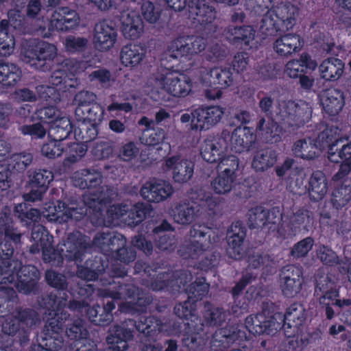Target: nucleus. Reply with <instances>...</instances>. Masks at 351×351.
Returning a JSON list of instances; mask_svg holds the SVG:
<instances>
[{
  "label": "nucleus",
  "mask_w": 351,
  "mask_h": 351,
  "mask_svg": "<svg viewBox=\"0 0 351 351\" xmlns=\"http://www.w3.org/2000/svg\"><path fill=\"white\" fill-rule=\"evenodd\" d=\"M107 197L103 191L98 195L90 191L84 197V204L86 208H77L75 203L71 202L67 206L58 201L56 203H50L43 211L44 217L49 221H66L69 219L79 220L82 215L88 214L94 223L105 226L118 225L122 222L130 226H134L141 221L145 216L141 205H132L125 203L120 205H113L106 210V216L104 219L102 210L107 206L109 199L116 196L112 190L107 189Z\"/></svg>",
  "instance_id": "obj_1"
},
{
  "label": "nucleus",
  "mask_w": 351,
  "mask_h": 351,
  "mask_svg": "<svg viewBox=\"0 0 351 351\" xmlns=\"http://www.w3.org/2000/svg\"><path fill=\"white\" fill-rule=\"evenodd\" d=\"M8 221V219H6ZM5 226V242L0 243V258L4 267H1L0 274V284H14V287L21 292L29 293L33 289L36 281L38 279L39 272L32 265L21 267V263L12 261L9 259L13 253V246L11 241L16 243L20 241L21 234L16 230L10 226L8 222L3 224L0 221V226ZM3 234H1V237Z\"/></svg>",
  "instance_id": "obj_2"
},
{
  "label": "nucleus",
  "mask_w": 351,
  "mask_h": 351,
  "mask_svg": "<svg viewBox=\"0 0 351 351\" xmlns=\"http://www.w3.org/2000/svg\"><path fill=\"white\" fill-rule=\"evenodd\" d=\"M180 63L171 62L169 56L162 55L157 76L149 80L144 88L152 99L166 101V93L175 97H183L191 92L192 80L189 76L180 73L183 70Z\"/></svg>",
  "instance_id": "obj_3"
},
{
  "label": "nucleus",
  "mask_w": 351,
  "mask_h": 351,
  "mask_svg": "<svg viewBox=\"0 0 351 351\" xmlns=\"http://www.w3.org/2000/svg\"><path fill=\"white\" fill-rule=\"evenodd\" d=\"M32 238L34 244L31 247V252L35 253L42 250L44 260L48 262L56 259L58 256L62 259H77L81 250L86 247L85 237L77 232L69 235L66 241L60 244L55 251L51 247L52 237L39 224L34 226Z\"/></svg>",
  "instance_id": "obj_4"
},
{
  "label": "nucleus",
  "mask_w": 351,
  "mask_h": 351,
  "mask_svg": "<svg viewBox=\"0 0 351 351\" xmlns=\"http://www.w3.org/2000/svg\"><path fill=\"white\" fill-rule=\"evenodd\" d=\"M226 138L228 149L235 152L247 150L256 138L267 143L279 142L282 136V129L269 117L261 119L256 127V134L245 126H239Z\"/></svg>",
  "instance_id": "obj_5"
},
{
  "label": "nucleus",
  "mask_w": 351,
  "mask_h": 351,
  "mask_svg": "<svg viewBox=\"0 0 351 351\" xmlns=\"http://www.w3.org/2000/svg\"><path fill=\"white\" fill-rule=\"evenodd\" d=\"M66 293L58 290L53 296L49 299L47 308L50 311L47 318V325L45 326L44 333L38 339V345H35L33 351H57L62 346V340L60 338V332L62 331V323L60 321L66 319V314L61 311L66 305V300L63 297Z\"/></svg>",
  "instance_id": "obj_6"
},
{
  "label": "nucleus",
  "mask_w": 351,
  "mask_h": 351,
  "mask_svg": "<svg viewBox=\"0 0 351 351\" xmlns=\"http://www.w3.org/2000/svg\"><path fill=\"white\" fill-rule=\"evenodd\" d=\"M86 68V62L66 60L51 75L49 82L53 86L41 85L36 88L39 99L54 103L60 101V93L75 87L73 77Z\"/></svg>",
  "instance_id": "obj_7"
},
{
  "label": "nucleus",
  "mask_w": 351,
  "mask_h": 351,
  "mask_svg": "<svg viewBox=\"0 0 351 351\" xmlns=\"http://www.w3.org/2000/svg\"><path fill=\"white\" fill-rule=\"evenodd\" d=\"M340 132L337 128H327L319 135L316 142L311 138L295 142L293 152L296 156L306 160L314 159L319 156L327 147H329L328 153L332 146H334L333 152L338 153L341 145L347 141L346 138L341 136Z\"/></svg>",
  "instance_id": "obj_8"
},
{
  "label": "nucleus",
  "mask_w": 351,
  "mask_h": 351,
  "mask_svg": "<svg viewBox=\"0 0 351 351\" xmlns=\"http://www.w3.org/2000/svg\"><path fill=\"white\" fill-rule=\"evenodd\" d=\"M298 8L292 4H280L268 10L262 19L261 32L263 38L274 36L278 32L291 28L298 15Z\"/></svg>",
  "instance_id": "obj_9"
},
{
  "label": "nucleus",
  "mask_w": 351,
  "mask_h": 351,
  "mask_svg": "<svg viewBox=\"0 0 351 351\" xmlns=\"http://www.w3.org/2000/svg\"><path fill=\"white\" fill-rule=\"evenodd\" d=\"M80 21V17L77 12L68 8H60L54 11L51 19L47 23L43 19H36L34 21V31L38 35L49 38L51 36L53 29L66 32L77 26Z\"/></svg>",
  "instance_id": "obj_10"
},
{
  "label": "nucleus",
  "mask_w": 351,
  "mask_h": 351,
  "mask_svg": "<svg viewBox=\"0 0 351 351\" xmlns=\"http://www.w3.org/2000/svg\"><path fill=\"white\" fill-rule=\"evenodd\" d=\"M224 114V110L219 106L200 107L195 109L191 114L181 115L182 123H191V129L196 131H206L219 123Z\"/></svg>",
  "instance_id": "obj_11"
},
{
  "label": "nucleus",
  "mask_w": 351,
  "mask_h": 351,
  "mask_svg": "<svg viewBox=\"0 0 351 351\" xmlns=\"http://www.w3.org/2000/svg\"><path fill=\"white\" fill-rule=\"evenodd\" d=\"M10 149L8 143L0 140V189L3 191L10 187V168L17 171L23 170L32 160L29 154H15L8 157L7 155Z\"/></svg>",
  "instance_id": "obj_12"
},
{
  "label": "nucleus",
  "mask_w": 351,
  "mask_h": 351,
  "mask_svg": "<svg viewBox=\"0 0 351 351\" xmlns=\"http://www.w3.org/2000/svg\"><path fill=\"white\" fill-rule=\"evenodd\" d=\"M322 294L320 304L326 306V315L328 319H332L335 311L339 309L347 310L351 305V301L348 299L343 300H337L338 292L337 286L328 276L321 277L317 280L316 292Z\"/></svg>",
  "instance_id": "obj_13"
},
{
  "label": "nucleus",
  "mask_w": 351,
  "mask_h": 351,
  "mask_svg": "<svg viewBox=\"0 0 351 351\" xmlns=\"http://www.w3.org/2000/svg\"><path fill=\"white\" fill-rule=\"evenodd\" d=\"M56 55V47L45 41H27L21 49L23 61L39 69L44 66L46 61L52 60Z\"/></svg>",
  "instance_id": "obj_14"
},
{
  "label": "nucleus",
  "mask_w": 351,
  "mask_h": 351,
  "mask_svg": "<svg viewBox=\"0 0 351 351\" xmlns=\"http://www.w3.org/2000/svg\"><path fill=\"white\" fill-rule=\"evenodd\" d=\"M200 80L206 88V95L209 99L220 98L222 95L221 89L230 86L233 81L230 71L222 67H215L202 73Z\"/></svg>",
  "instance_id": "obj_15"
},
{
  "label": "nucleus",
  "mask_w": 351,
  "mask_h": 351,
  "mask_svg": "<svg viewBox=\"0 0 351 351\" xmlns=\"http://www.w3.org/2000/svg\"><path fill=\"white\" fill-rule=\"evenodd\" d=\"M229 137L227 130L221 135L206 138L200 146V154L204 160L213 163L219 162V167L223 169L222 160L228 159L232 155H227L228 145L226 138Z\"/></svg>",
  "instance_id": "obj_16"
},
{
  "label": "nucleus",
  "mask_w": 351,
  "mask_h": 351,
  "mask_svg": "<svg viewBox=\"0 0 351 351\" xmlns=\"http://www.w3.org/2000/svg\"><path fill=\"white\" fill-rule=\"evenodd\" d=\"M279 115L285 127L295 130L303 125L311 117V108L303 101H285L280 104Z\"/></svg>",
  "instance_id": "obj_17"
},
{
  "label": "nucleus",
  "mask_w": 351,
  "mask_h": 351,
  "mask_svg": "<svg viewBox=\"0 0 351 351\" xmlns=\"http://www.w3.org/2000/svg\"><path fill=\"white\" fill-rule=\"evenodd\" d=\"M189 38L180 37L173 40L163 53L171 58V62H180L181 58L190 59L193 55L203 51L206 41L202 37H196L193 42L189 43Z\"/></svg>",
  "instance_id": "obj_18"
},
{
  "label": "nucleus",
  "mask_w": 351,
  "mask_h": 351,
  "mask_svg": "<svg viewBox=\"0 0 351 351\" xmlns=\"http://www.w3.org/2000/svg\"><path fill=\"white\" fill-rule=\"evenodd\" d=\"M282 321V314L280 313L269 316L263 313L247 317L245 319V328L252 335H273L281 328Z\"/></svg>",
  "instance_id": "obj_19"
},
{
  "label": "nucleus",
  "mask_w": 351,
  "mask_h": 351,
  "mask_svg": "<svg viewBox=\"0 0 351 351\" xmlns=\"http://www.w3.org/2000/svg\"><path fill=\"white\" fill-rule=\"evenodd\" d=\"M37 116L43 122L51 125L49 133L52 132L61 133L58 136L60 138H66L71 131L72 125L69 119L53 106L39 110Z\"/></svg>",
  "instance_id": "obj_20"
},
{
  "label": "nucleus",
  "mask_w": 351,
  "mask_h": 351,
  "mask_svg": "<svg viewBox=\"0 0 351 351\" xmlns=\"http://www.w3.org/2000/svg\"><path fill=\"white\" fill-rule=\"evenodd\" d=\"M208 290V285L204 282V280H199V282L193 285L192 288L189 291V300L185 302L183 304H178L175 307V313L178 317L184 318L185 319H191V322H186L190 330H197L196 328L197 324H195V321H198V318L195 315L194 311L189 309L191 306V302L195 298H201L202 295L207 293Z\"/></svg>",
  "instance_id": "obj_21"
},
{
  "label": "nucleus",
  "mask_w": 351,
  "mask_h": 351,
  "mask_svg": "<svg viewBox=\"0 0 351 351\" xmlns=\"http://www.w3.org/2000/svg\"><path fill=\"white\" fill-rule=\"evenodd\" d=\"M222 165L224 169L211 183L213 189L218 194H225L231 191L239 161L235 156H232L228 159L222 160Z\"/></svg>",
  "instance_id": "obj_22"
},
{
  "label": "nucleus",
  "mask_w": 351,
  "mask_h": 351,
  "mask_svg": "<svg viewBox=\"0 0 351 351\" xmlns=\"http://www.w3.org/2000/svg\"><path fill=\"white\" fill-rule=\"evenodd\" d=\"M162 168L165 171H171L172 178L175 182L186 183L193 174V163L180 156H173L167 158Z\"/></svg>",
  "instance_id": "obj_23"
},
{
  "label": "nucleus",
  "mask_w": 351,
  "mask_h": 351,
  "mask_svg": "<svg viewBox=\"0 0 351 351\" xmlns=\"http://www.w3.org/2000/svg\"><path fill=\"white\" fill-rule=\"evenodd\" d=\"M173 193L172 185L167 181L150 180L141 189L143 199L152 202H160L169 197Z\"/></svg>",
  "instance_id": "obj_24"
},
{
  "label": "nucleus",
  "mask_w": 351,
  "mask_h": 351,
  "mask_svg": "<svg viewBox=\"0 0 351 351\" xmlns=\"http://www.w3.org/2000/svg\"><path fill=\"white\" fill-rule=\"evenodd\" d=\"M302 285V272L295 265H288L282 269L280 276V287L287 297L298 294Z\"/></svg>",
  "instance_id": "obj_25"
},
{
  "label": "nucleus",
  "mask_w": 351,
  "mask_h": 351,
  "mask_svg": "<svg viewBox=\"0 0 351 351\" xmlns=\"http://www.w3.org/2000/svg\"><path fill=\"white\" fill-rule=\"evenodd\" d=\"M115 307L114 304L108 302L106 308H101L99 305H93L91 308L82 304L77 301H72L69 303L71 309H77L82 313L85 311L89 319L97 325H105L112 319L110 311Z\"/></svg>",
  "instance_id": "obj_26"
},
{
  "label": "nucleus",
  "mask_w": 351,
  "mask_h": 351,
  "mask_svg": "<svg viewBox=\"0 0 351 351\" xmlns=\"http://www.w3.org/2000/svg\"><path fill=\"white\" fill-rule=\"evenodd\" d=\"M116 40V31L106 21L96 25L93 42L97 49L101 51H108L113 47Z\"/></svg>",
  "instance_id": "obj_27"
},
{
  "label": "nucleus",
  "mask_w": 351,
  "mask_h": 351,
  "mask_svg": "<svg viewBox=\"0 0 351 351\" xmlns=\"http://www.w3.org/2000/svg\"><path fill=\"white\" fill-rule=\"evenodd\" d=\"M53 179V176L50 171L39 170L35 172L30 180L32 191L24 195L25 200L34 202L40 199Z\"/></svg>",
  "instance_id": "obj_28"
},
{
  "label": "nucleus",
  "mask_w": 351,
  "mask_h": 351,
  "mask_svg": "<svg viewBox=\"0 0 351 351\" xmlns=\"http://www.w3.org/2000/svg\"><path fill=\"white\" fill-rule=\"evenodd\" d=\"M245 236L244 228L240 222L231 225L228 233L227 253L230 258L239 259L244 252L243 240Z\"/></svg>",
  "instance_id": "obj_29"
},
{
  "label": "nucleus",
  "mask_w": 351,
  "mask_h": 351,
  "mask_svg": "<svg viewBox=\"0 0 351 351\" xmlns=\"http://www.w3.org/2000/svg\"><path fill=\"white\" fill-rule=\"evenodd\" d=\"M319 98L323 110L330 116L338 114L345 104L343 93L336 88H329L322 91Z\"/></svg>",
  "instance_id": "obj_30"
},
{
  "label": "nucleus",
  "mask_w": 351,
  "mask_h": 351,
  "mask_svg": "<svg viewBox=\"0 0 351 351\" xmlns=\"http://www.w3.org/2000/svg\"><path fill=\"white\" fill-rule=\"evenodd\" d=\"M121 31L125 38L136 39L143 32V23L135 11H128L121 16Z\"/></svg>",
  "instance_id": "obj_31"
},
{
  "label": "nucleus",
  "mask_w": 351,
  "mask_h": 351,
  "mask_svg": "<svg viewBox=\"0 0 351 351\" xmlns=\"http://www.w3.org/2000/svg\"><path fill=\"white\" fill-rule=\"evenodd\" d=\"M303 41L296 34H287L278 38L274 43V50L280 56H287L300 51Z\"/></svg>",
  "instance_id": "obj_32"
},
{
  "label": "nucleus",
  "mask_w": 351,
  "mask_h": 351,
  "mask_svg": "<svg viewBox=\"0 0 351 351\" xmlns=\"http://www.w3.org/2000/svg\"><path fill=\"white\" fill-rule=\"evenodd\" d=\"M87 114L82 119L83 123L80 125V130H87L90 134L87 138L82 136V138L85 141L94 138L97 134V125H98L104 119V110L99 105H95L91 108H87Z\"/></svg>",
  "instance_id": "obj_33"
},
{
  "label": "nucleus",
  "mask_w": 351,
  "mask_h": 351,
  "mask_svg": "<svg viewBox=\"0 0 351 351\" xmlns=\"http://www.w3.org/2000/svg\"><path fill=\"white\" fill-rule=\"evenodd\" d=\"M66 333L70 339H76L75 344L76 351H97L96 344L87 338L88 332L83 328L81 323L67 328Z\"/></svg>",
  "instance_id": "obj_34"
},
{
  "label": "nucleus",
  "mask_w": 351,
  "mask_h": 351,
  "mask_svg": "<svg viewBox=\"0 0 351 351\" xmlns=\"http://www.w3.org/2000/svg\"><path fill=\"white\" fill-rule=\"evenodd\" d=\"M317 63L308 55L303 53L300 59H293L289 61L285 66V73L290 77L295 78L302 73L314 71L317 68Z\"/></svg>",
  "instance_id": "obj_35"
},
{
  "label": "nucleus",
  "mask_w": 351,
  "mask_h": 351,
  "mask_svg": "<svg viewBox=\"0 0 351 351\" xmlns=\"http://www.w3.org/2000/svg\"><path fill=\"white\" fill-rule=\"evenodd\" d=\"M145 49L139 45L130 44L124 46L120 53L121 64L127 67L134 68L138 66L145 56Z\"/></svg>",
  "instance_id": "obj_36"
},
{
  "label": "nucleus",
  "mask_w": 351,
  "mask_h": 351,
  "mask_svg": "<svg viewBox=\"0 0 351 351\" xmlns=\"http://www.w3.org/2000/svg\"><path fill=\"white\" fill-rule=\"evenodd\" d=\"M132 337V331L123 327L116 326L110 330L107 342L114 351H125L128 348L127 341Z\"/></svg>",
  "instance_id": "obj_37"
},
{
  "label": "nucleus",
  "mask_w": 351,
  "mask_h": 351,
  "mask_svg": "<svg viewBox=\"0 0 351 351\" xmlns=\"http://www.w3.org/2000/svg\"><path fill=\"white\" fill-rule=\"evenodd\" d=\"M282 319L285 330L288 328L295 332L305 319V309L300 304H293L288 308L285 315H282Z\"/></svg>",
  "instance_id": "obj_38"
},
{
  "label": "nucleus",
  "mask_w": 351,
  "mask_h": 351,
  "mask_svg": "<svg viewBox=\"0 0 351 351\" xmlns=\"http://www.w3.org/2000/svg\"><path fill=\"white\" fill-rule=\"evenodd\" d=\"M309 195L311 199L318 201L324 198L328 192V184L322 171L313 173L309 181Z\"/></svg>",
  "instance_id": "obj_39"
},
{
  "label": "nucleus",
  "mask_w": 351,
  "mask_h": 351,
  "mask_svg": "<svg viewBox=\"0 0 351 351\" xmlns=\"http://www.w3.org/2000/svg\"><path fill=\"white\" fill-rule=\"evenodd\" d=\"M192 12L195 14V17H194L195 23L205 27L208 25L210 29L214 27L212 25L216 17V12L214 8L207 5L204 1H199L195 8H192Z\"/></svg>",
  "instance_id": "obj_40"
},
{
  "label": "nucleus",
  "mask_w": 351,
  "mask_h": 351,
  "mask_svg": "<svg viewBox=\"0 0 351 351\" xmlns=\"http://www.w3.org/2000/svg\"><path fill=\"white\" fill-rule=\"evenodd\" d=\"M15 48V39L9 29V23L3 19L0 23V56L12 55Z\"/></svg>",
  "instance_id": "obj_41"
},
{
  "label": "nucleus",
  "mask_w": 351,
  "mask_h": 351,
  "mask_svg": "<svg viewBox=\"0 0 351 351\" xmlns=\"http://www.w3.org/2000/svg\"><path fill=\"white\" fill-rule=\"evenodd\" d=\"M344 64L337 58H330L322 62L319 72L322 78L326 80H335L342 75Z\"/></svg>",
  "instance_id": "obj_42"
},
{
  "label": "nucleus",
  "mask_w": 351,
  "mask_h": 351,
  "mask_svg": "<svg viewBox=\"0 0 351 351\" xmlns=\"http://www.w3.org/2000/svg\"><path fill=\"white\" fill-rule=\"evenodd\" d=\"M339 185L332 193V202L337 208H342L351 200L350 180L345 179L335 181Z\"/></svg>",
  "instance_id": "obj_43"
},
{
  "label": "nucleus",
  "mask_w": 351,
  "mask_h": 351,
  "mask_svg": "<svg viewBox=\"0 0 351 351\" xmlns=\"http://www.w3.org/2000/svg\"><path fill=\"white\" fill-rule=\"evenodd\" d=\"M101 174L96 171L82 170L73 176V184L82 189L96 187L101 182Z\"/></svg>",
  "instance_id": "obj_44"
},
{
  "label": "nucleus",
  "mask_w": 351,
  "mask_h": 351,
  "mask_svg": "<svg viewBox=\"0 0 351 351\" xmlns=\"http://www.w3.org/2000/svg\"><path fill=\"white\" fill-rule=\"evenodd\" d=\"M199 210H196L195 205L180 204L173 210L174 221L180 224H187L193 221Z\"/></svg>",
  "instance_id": "obj_45"
},
{
  "label": "nucleus",
  "mask_w": 351,
  "mask_h": 351,
  "mask_svg": "<svg viewBox=\"0 0 351 351\" xmlns=\"http://www.w3.org/2000/svg\"><path fill=\"white\" fill-rule=\"evenodd\" d=\"M21 77V71L13 64H5L0 60V83L4 86H12Z\"/></svg>",
  "instance_id": "obj_46"
},
{
  "label": "nucleus",
  "mask_w": 351,
  "mask_h": 351,
  "mask_svg": "<svg viewBox=\"0 0 351 351\" xmlns=\"http://www.w3.org/2000/svg\"><path fill=\"white\" fill-rule=\"evenodd\" d=\"M276 162V153L270 149L261 150L256 153L252 161V167L256 171H264L272 167Z\"/></svg>",
  "instance_id": "obj_47"
},
{
  "label": "nucleus",
  "mask_w": 351,
  "mask_h": 351,
  "mask_svg": "<svg viewBox=\"0 0 351 351\" xmlns=\"http://www.w3.org/2000/svg\"><path fill=\"white\" fill-rule=\"evenodd\" d=\"M248 338L245 331L240 329H220L216 332L214 335L215 341L221 343L222 344L229 343L237 341L238 340L247 339Z\"/></svg>",
  "instance_id": "obj_48"
},
{
  "label": "nucleus",
  "mask_w": 351,
  "mask_h": 351,
  "mask_svg": "<svg viewBox=\"0 0 351 351\" xmlns=\"http://www.w3.org/2000/svg\"><path fill=\"white\" fill-rule=\"evenodd\" d=\"M49 134L50 136H54L55 138L43 146L42 153L50 158L60 156L62 153L64 146L66 145L62 141L65 138H58V135H60L61 133L58 134L56 132H52Z\"/></svg>",
  "instance_id": "obj_49"
},
{
  "label": "nucleus",
  "mask_w": 351,
  "mask_h": 351,
  "mask_svg": "<svg viewBox=\"0 0 351 351\" xmlns=\"http://www.w3.org/2000/svg\"><path fill=\"white\" fill-rule=\"evenodd\" d=\"M162 10L150 1L145 2L141 7V13L145 20L149 24L160 27L162 24Z\"/></svg>",
  "instance_id": "obj_50"
},
{
  "label": "nucleus",
  "mask_w": 351,
  "mask_h": 351,
  "mask_svg": "<svg viewBox=\"0 0 351 351\" xmlns=\"http://www.w3.org/2000/svg\"><path fill=\"white\" fill-rule=\"evenodd\" d=\"M65 162L72 164L80 160L86 154V147L84 144L74 143L65 150Z\"/></svg>",
  "instance_id": "obj_51"
},
{
  "label": "nucleus",
  "mask_w": 351,
  "mask_h": 351,
  "mask_svg": "<svg viewBox=\"0 0 351 351\" xmlns=\"http://www.w3.org/2000/svg\"><path fill=\"white\" fill-rule=\"evenodd\" d=\"M27 209V204L21 203L16 205L14 208V212L16 216L25 222L26 224L30 225L32 222H36L40 217L39 211L36 209H30L29 211L24 213Z\"/></svg>",
  "instance_id": "obj_52"
},
{
  "label": "nucleus",
  "mask_w": 351,
  "mask_h": 351,
  "mask_svg": "<svg viewBox=\"0 0 351 351\" xmlns=\"http://www.w3.org/2000/svg\"><path fill=\"white\" fill-rule=\"evenodd\" d=\"M165 139V132L160 128L156 130H146L143 132L141 137L142 143L150 146L158 145Z\"/></svg>",
  "instance_id": "obj_53"
},
{
  "label": "nucleus",
  "mask_w": 351,
  "mask_h": 351,
  "mask_svg": "<svg viewBox=\"0 0 351 351\" xmlns=\"http://www.w3.org/2000/svg\"><path fill=\"white\" fill-rule=\"evenodd\" d=\"M34 315V313L30 312L28 316H27L25 319L21 321L20 323L19 320L17 319L10 321H8V319H7L2 324V330L5 334L13 335L17 331L19 324L23 325L24 323H25L27 325L29 324L30 326H32L33 324H36L33 317Z\"/></svg>",
  "instance_id": "obj_54"
},
{
  "label": "nucleus",
  "mask_w": 351,
  "mask_h": 351,
  "mask_svg": "<svg viewBox=\"0 0 351 351\" xmlns=\"http://www.w3.org/2000/svg\"><path fill=\"white\" fill-rule=\"evenodd\" d=\"M95 99L96 95L93 93L82 91L77 93L74 99V103L77 106L76 114L80 116L81 113H84V108H86V110L88 108V105L94 102Z\"/></svg>",
  "instance_id": "obj_55"
},
{
  "label": "nucleus",
  "mask_w": 351,
  "mask_h": 351,
  "mask_svg": "<svg viewBox=\"0 0 351 351\" xmlns=\"http://www.w3.org/2000/svg\"><path fill=\"white\" fill-rule=\"evenodd\" d=\"M206 232L197 230L196 226H193V229L191 230V237L193 238L191 241V246L189 248V256H191L192 258H195V254L198 251L202 250L203 241Z\"/></svg>",
  "instance_id": "obj_56"
},
{
  "label": "nucleus",
  "mask_w": 351,
  "mask_h": 351,
  "mask_svg": "<svg viewBox=\"0 0 351 351\" xmlns=\"http://www.w3.org/2000/svg\"><path fill=\"white\" fill-rule=\"evenodd\" d=\"M314 241L311 237H306L295 243L291 250V255L296 258L305 256L312 249Z\"/></svg>",
  "instance_id": "obj_57"
},
{
  "label": "nucleus",
  "mask_w": 351,
  "mask_h": 351,
  "mask_svg": "<svg viewBox=\"0 0 351 351\" xmlns=\"http://www.w3.org/2000/svg\"><path fill=\"white\" fill-rule=\"evenodd\" d=\"M121 240L122 244L125 243L122 235L112 236L109 234L101 233L97 235L94 239V244L99 247H104V245L114 246L117 241Z\"/></svg>",
  "instance_id": "obj_58"
},
{
  "label": "nucleus",
  "mask_w": 351,
  "mask_h": 351,
  "mask_svg": "<svg viewBox=\"0 0 351 351\" xmlns=\"http://www.w3.org/2000/svg\"><path fill=\"white\" fill-rule=\"evenodd\" d=\"M317 257L326 265H333L337 263L338 257L330 249L325 246H319L317 250Z\"/></svg>",
  "instance_id": "obj_59"
},
{
  "label": "nucleus",
  "mask_w": 351,
  "mask_h": 351,
  "mask_svg": "<svg viewBox=\"0 0 351 351\" xmlns=\"http://www.w3.org/2000/svg\"><path fill=\"white\" fill-rule=\"evenodd\" d=\"M87 44V40L80 37L68 36L65 39L64 46L69 52H75L82 49Z\"/></svg>",
  "instance_id": "obj_60"
},
{
  "label": "nucleus",
  "mask_w": 351,
  "mask_h": 351,
  "mask_svg": "<svg viewBox=\"0 0 351 351\" xmlns=\"http://www.w3.org/2000/svg\"><path fill=\"white\" fill-rule=\"evenodd\" d=\"M138 154V149L134 143L123 145L119 152V157L125 161H130Z\"/></svg>",
  "instance_id": "obj_61"
},
{
  "label": "nucleus",
  "mask_w": 351,
  "mask_h": 351,
  "mask_svg": "<svg viewBox=\"0 0 351 351\" xmlns=\"http://www.w3.org/2000/svg\"><path fill=\"white\" fill-rule=\"evenodd\" d=\"M46 279L48 283L56 288L63 289L65 284V277L53 271H47L46 273Z\"/></svg>",
  "instance_id": "obj_62"
},
{
  "label": "nucleus",
  "mask_w": 351,
  "mask_h": 351,
  "mask_svg": "<svg viewBox=\"0 0 351 351\" xmlns=\"http://www.w3.org/2000/svg\"><path fill=\"white\" fill-rule=\"evenodd\" d=\"M21 131L25 135H30L37 138H42L45 135V130L40 123L22 126Z\"/></svg>",
  "instance_id": "obj_63"
},
{
  "label": "nucleus",
  "mask_w": 351,
  "mask_h": 351,
  "mask_svg": "<svg viewBox=\"0 0 351 351\" xmlns=\"http://www.w3.org/2000/svg\"><path fill=\"white\" fill-rule=\"evenodd\" d=\"M13 97L17 101H34L37 99V96L27 88L16 90Z\"/></svg>",
  "instance_id": "obj_64"
}]
</instances>
